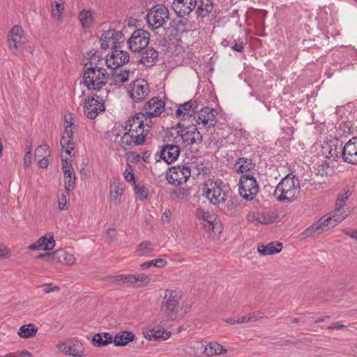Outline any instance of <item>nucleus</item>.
<instances>
[{
    "instance_id": "1",
    "label": "nucleus",
    "mask_w": 357,
    "mask_h": 357,
    "mask_svg": "<svg viewBox=\"0 0 357 357\" xmlns=\"http://www.w3.org/2000/svg\"><path fill=\"white\" fill-rule=\"evenodd\" d=\"M181 298L180 291L170 289L165 291L160 310L165 314V321L182 318L188 312L190 305L181 303Z\"/></svg>"
},
{
    "instance_id": "2",
    "label": "nucleus",
    "mask_w": 357,
    "mask_h": 357,
    "mask_svg": "<svg viewBox=\"0 0 357 357\" xmlns=\"http://www.w3.org/2000/svg\"><path fill=\"white\" fill-rule=\"evenodd\" d=\"M300 182L298 178L289 174L281 179L275 188L273 195L279 202H292L300 195Z\"/></svg>"
},
{
    "instance_id": "3",
    "label": "nucleus",
    "mask_w": 357,
    "mask_h": 357,
    "mask_svg": "<svg viewBox=\"0 0 357 357\" xmlns=\"http://www.w3.org/2000/svg\"><path fill=\"white\" fill-rule=\"evenodd\" d=\"M93 63L91 62V66L86 67V64L83 72V83L89 90H100L107 84L109 74L107 73L106 69L92 66Z\"/></svg>"
},
{
    "instance_id": "4",
    "label": "nucleus",
    "mask_w": 357,
    "mask_h": 357,
    "mask_svg": "<svg viewBox=\"0 0 357 357\" xmlns=\"http://www.w3.org/2000/svg\"><path fill=\"white\" fill-rule=\"evenodd\" d=\"M228 192V187L220 179L211 182L209 187L203 188V195L220 208L225 206Z\"/></svg>"
},
{
    "instance_id": "5",
    "label": "nucleus",
    "mask_w": 357,
    "mask_h": 357,
    "mask_svg": "<svg viewBox=\"0 0 357 357\" xmlns=\"http://www.w3.org/2000/svg\"><path fill=\"white\" fill-rule=\"evenodd\" d=\"M259 185L251 174H243L238 183L240 195L245 200H253L259 192Z\"/></svg>"
},
{
    "instance_id": "6",
    "label": "nucleus",
    "mask_w": 357,
    "mask_h": 357,
    "mask_svg": "<svg viewBox=\"0 0 357 357\" xmlns=\"http://www.w3.org/2000/svg\"><path fill=\"white\" fill-rule=\"evenodd\" d=\"M169 20V10L163 5H155L148 12L146 15L147 23L153 29L162 27Z\"/></svg>"
},
{
    "instance_id": "7",
    "label": "nucleus",
    "mask_w": 357,
    "mask_h": 357,
    "mask_svg": "<svg viewBox=\"0 0 357 357\" xmlns=\"http://www.w3.org/2000/svg\"><path fill=\"white\" fill-rule=\"evenodd\" d=\"M124 42L125 38L122 32L113 29L104 31L100 38L101 49L105 50L109 47L112 50L122 48L125 44Z\"/></svg>"
},
{
    "instance_id": "8",
    "label": "nucleus",
    "mask_w": 357,
    "mask_h": 357,
    "mask_svg": "<svg viewBox=\"0 0 357 357\" xmlns=\"http://www.w3.org/2000/svg\"><path fill=\"white\" fill-rule=\"evenodd\" d=\"M150 41V34L144 29H137L133 31L127 40L130 51L137 52L144 50Z\"/></svg>"
},
{
    "instance_id": "9",
    "label": "nucleus",
    "mask_w": 357,
    "mask_h": 357,
    "mask_svg": "<svg viewBox=\"0 0 357 357\" xmlns=\"http://www.w3.org/2000/svg\"><path fill=\"white\" fill-rule=\"evenodd\" d=\"M191 175L190 169L185 165L173 166L169 169L166 178L167 181L174 185H179L185 183Z\"/></svg>"
},
{
    "instance_id": "10",
    "label": "nucleus",
    "mask_w": 357,
    "mask_h": 357,
    "mask_svg": "<svg viewBox=\"0 0 357 357\" xmlns=\"http://www.w3.org/2000/svg\"><path fill=\"white\" fill-rule=\"evenodd\" d=\"M8 47L13 53L18 55L20 51H23V46L26 44V38L24 36V30L20 26H14L8 36Z\"/></svg>"
},
{
    "instance_id": "11",
    "label": "nucleus",
    "mask_w": 357,
    "mask_h": 357,
    "mask_svg": "<svg viewBox=\"0 0 357 357\" xmlns=\"http://www.w3.org/2000/svg\"><path fill=\"white\" fill-rule=\"evenodd\" d=\"M105 109L104 100L102 97L95 94L85 100L84 112L89 119H94Z\"/></svg>"
},
{
    "instance_id": "12",
    "label": "nucleus",
    "mask_w": 357,
    "mask_h": 357,
    "mask_svg": "<svg viewBox=\"0 0 357 357\" xmlns=\"http://www.w3.org/2000/svg\"><path fill=\"white\" fill-rule=\"evenodd\" d=\"M119 142V145L125 150L132 149L135 146L142 145L146 139L145 135H139L137 131L133 132L132 128H128Z\"/></svg>"
},
{
    "instance_id": "13",
    "label": "nucleus",
    "mask_w": 357,
    "mask_h": 357,
    "mask_svg": "<svg viewBox=\"0 0 357 357\" xmlns=\"http://www.w3.org/2000/svg\"><path fill=\"white\" fill-rule=\"evenodd\" d=\"M29 248L31 250H42L45 251L44 253L38 255L37 259L47 261H52L56 263H63V259L67 252L62 248L56 250H54V247H29Z\"/></svg>"
},
{
    "instance_id": "14",
    "label": "nucleus",
    "mask_w": 357,
    "mask_h": 357,
    "mask_svg": "<svg viewBox=\"0 0 357 357\" xmlns=\"http://www.w3.org/2000/svg\"><path fill=\"white\" fill-rule=\"evenodd\" d=\"M129 60L130 55L128 52L116 48L106 56L105 63L108 68L114 70L127 63Z\"/></svg>"
},
{
    "instance_id": "15",
    "label": "nucleus",
    "mask_w": 357,
    "mask_h": 357,
    "mask_svg": "<svg viewBox=\"0 0 357 357\" xmlns=\"http://www.w3.org/2000/svg\"><path fill=\"white\" fill-rule=\"evenodd\" d=\"M57 348L63 354L74 357H82L84 352V345L77 338L70 340L67 343L60 342Z\"/></svg>"
},
{
    "instance_id": "16",
    "label": "nucleus",
    "mask_w": 357,
    "mask_h": 357,
    "mask_svg": "<svg viewBox=\"0 0 357 357\" xmlns=\"http://www.w3.org/2000/svg\"><path fill=\"white\" fill-rule=\"evenodd\" d=\"M181 149L178 146L167 144L161 146L160 151L155 154L157 161L163 160L167 164L174 162L180 154Z\"/></svg>"
},
{
    "instance_id": "17",
    "label": "nucleus",
    "mask_w": 357,
    "mask_h": 357,
    "mask_svg": "<svg viewBox=\"0 0 357 357\" xmlns=\"http://www.w3.org/2000/svg\"><path fill=\"white\" fill-rule=\"evenodd\" d=\"M341 158L349 164H357V137L350 139L341 149Z\"/></svg>"
},
{
    "instance_id": "18",
    "label": "nucleus",
    "mask_w": 357,
    "mask_h": 357,
    "mask_svg": "<svg viewBox=\"0 0 357 357\" xmlns=\"http://www.w3.org/2000/svg\"><path fill=\"white\" fill-rule=\"evenodd\" d=\"M149 92V85L144 79L132 82L130 89L128 91L130 97L136 102L144 100Z\"/></svg>"
},
{
    "instance_id": "19",
    "label": "nucleus",
    "mask_w": 357,
    "mask_h": 357,
    "mask_svg": "<svg viewBox=\"0 0 357 357\" xmlns=\"http://www.w3.org/2000/svg\"><path fill=\"white\" fill-rule=\"evenodd\" d=\"M196 122L197 124L202 123L206 128L214 127L217 122L216 111L209 107L201 109L197 113Z\"/></svg>"
},
{
    "instance_id": "20",
    "label": "nucleus",
    "mask_w": 357,
    "mask_h": 357,
    "mask_svg": "<svg viewBox=\"0 0 357 357\" xmlns=\"http://www.w3.org/2000/svg\"><path fill=\"white\" fill-rule=\"evenodd\" d=\"M62 169L63 172L64 186L66 193L75 189L76 176L72 165L67 160L62 159Z\"/></svg>"
},
{
    "instance_id": "21",
    "label": "nucleus",
    "mask_w": 357,
    "mask_h": 357,
    "mask_svg": "<svg viewBox=\"0 0 357 357\" xmlns=\"http://www.w3.org/2000/svg\"><path fill=\"white\" fill-rule=\"evenodd\" d=\"M165 109V103L158 97H153L148 101L144 110L146 119H151L159 116Z\"/></svg>"
},
{
    "instance_id": "22",
    "label": "nucleus",
    "mask_w": 357,
    "mask_h": 357,
    "mask_svg": "<svg viewBox=\"0 0 357 357\" xmlns=\"http://www.w3.org/2000/svg\"><path fill=\"white\" fill-rule=\"evenodd\" d=\"M197 4V0H174L172 8L178 17H183L189 15Z\"/></svg>"
},
{
    "instance_id": "23",
    "label": "nucleus",
    "mask_w": 357,
    "mask_h": 357,
    "mask_svg": "<svg viewBox=\"0 0 357 357\" xmlns=\"http://www.w3.org/2000/svg\"><path fill=\"white\" fill-rule=\"evenodd\" d=\"M198 102L197 100H190L181 104L176 111L177 118L182 119H190L195 115L197 111Z\"/></svg>"
},
{
    "instance_id": "24",
    "label": "nucleus",
    "mask_w": 357,
    "mask_h": 357,
    "mask_svg": "<svg viewBox=\"0 0 357 357\" xmlns=\"http://www.w3.org/2000/svg\"><path fill=\"white\" fill-rule=\"evenodd\" d=\"M73 125V123L70 122V124H67V126H66L65 131L61 140L62 149L64 150L66 153L69 155H71V151L75 148V143L73 142L74 132L71 129Z\"/></svg>"
},
{
    "instance_id": "25",
    "label": "nucleus",
    "mask_w": 357,
    "mask_h": 357,
    "mask_svg": "<svg viewBox=\"0 0 357 357\" xmlns=\"http://www.w3.org/2000/svg\"><path fill=\"white\" fill-rule=\"evenodd\" d=\"M342 145L339 146L338 140L331 141L323 146V153L329 159L336 160L338 158H341Z\"/></svg>"
},
{
    "instance_id": "26",
    "label": "nucleus",
    "mask_w": 357,
    "mask_h": 357,
    "mask_svg": "<svg viewBox=\"0 0 357 357\" xmlns=\"http://www.w3.org/2000/svg\"><path fill=\"white\" fill-rule=\"evenodd\" d=\"M183 351L188 356L199 357L204 354V344L199 341L191 342L183 347Z\"/></svg>"
},
{
    "instance_id": "27",
    "label": "nucleus",
    "mask_w": 357,
    "mask_h": 357,
    "mask_svg": "<svg viewBox=\"0 0 357 357\" xmlns=\"http://www.w3.org/2000/svg\"><path fill=\"white\" fill-rule=\"evenodd\" d=\"M234 167L238 173L250 174L255 169V164L251 158L241 157L237 159Z\"/></svg>"
},
{
    "instance_id": "28",
    "label": "nucleus",
    "mask_w": 357,
    "mask_h": 357,
    "mask_svg": "<svg viewBox=\"0 0 357 357\" xmlns=\"http://www.w3.org/2000/svg\"><path fill=\"white\" fill-rule=\"evenodd\" d=\"M170 336V332L162 328L153 327L150 328L145 335V337L149 340L154 339L156 340H165Z\"/></svg>"
},
{
    "instance_id": "29",
    "label": "nucleus",
    "mask_w": 357,
    "mask_h": 357,
    "mask_svg": "<svg viewBox=\"0 0 357 357\" xmlns=\"http://www.w3.org/2000/svg\"><path fill=\"white\" fill-rule=\"evenodd\" d=\"M158 52L153 48H149L142 52L139 62L146 67L152 66L158 60Z\"/></svg>"
},
{
    "instance_id": "30",
    "label": "nucleus",
    "mask_w": 357,
    "mask_h": 357,
    "mask_svg": "<svg viewBox=\"0 0 357 357\" xmlns=\"http://www.w3.org/2000/svg\"><path fill=\"white\" fill-rule=\"evenodd\" d=\"M135 335L130 331H123L117 333L113 337L114 344L116 347H123L127 345L129 342L134 340Z\"/></svg>"
},
{
    "instance_id": "31",
    "label": "nucleus",
    "mask_w": 357,
    "mask_h": 357,
    "mask_svg": "<svg viewBox=\"0 0 357 357\" xmlns=\"http://www.w3.org/2000/svg\"><path fill=\"white\" fill-rule=\"evenodd\" d=\"M112 79L116 86H121L128 80L129 70L114 69L112 70Z\"/></svg>"
},
{
    "instance_id": "32",
    "label": "nucleus",
    "mask_w": 357,
    "mask_h": 357,
    "mask_svg": "<svg viewBox=\"0 0 357 357\" xmlns=\"http://www.w3.org/2000/svg\"><path fill=\"white\" fill-rule=\"evenodd\" d=\"M79 21L84 30L92 28L93 24V17L91 10L84 9L78 15Z\"/></svg>"
},
{
    "instance_id": "33",
    "label": "nucleus",
    "mask_w": 357,
    "mask_h": 357,
    "mask_svg": "<svg viewBox=\"0 0 357 357\" xmlns=\"http://www.w3.org/2000/svg\"><path fill=\"white\" fill-rule=\"evenodd\" d=\"M113 341V336L109 333H96L93 339L92 344L96 347H105L111 344Z\"/></svg>"
},
{
    "instance_id": "34",
    "label": "nucleus",
    "mask_w": 357,
    "mask_h": 357,
    "mask_svg": "<svg viewBox=\"0 0 357 357\" xmlns=\"http://www.w3.org/2000/svg\"><path fill=\"white\" fill-rule=\"evenodd\" d=\"M213 9V2L212 0H201L198 5L196 13L198 17L204 18L208 16Z\"/></svg>"
},
{
    "instance_id": "35",
    "label": "nucleus",
    "mask_w": 357,
    "mask_h": 357,
    "mask_svg": "<svg viewBox=\"0 0 357 357\" xmlns=\"http://www.w3.org/2000/svg\"><path fill=\"white\" fill-rule=\"evenodd\" d=\"M38 332V328L33 324L22 326L17 334L20 337L28 339L34 337Z\"/></svg>"
},
{
    "instance_id": "36",
    "label": "nucleus",
    "mask_w": 357,
    "mask_h": 357,
    "mask_svg": "<svg viewBox=\"0 0 357 357\" xmlns=\"http://www.w3.org/2000/svg\"><path fill=\"white\" fill-rule=\"evenodd\" d=\"M195 126H189L182 128L178 132L183 142L187 145H192L195 144V137L193 134Z\"/></svg>"
},
{
    "instance_id": "37",
    "label": "nucleus",
    "mask_w": 357,
    "mask_h": 357,
    "mask_svg": "<svg viewBox=\"0 0 357 357\" xmlns=\"http://www.w3.org/2000/svg\"><path fill=\"white\" fill-rule=\"evenodd\" d=\"M226 352L227 350L217 342H210L207 345H204V355L206 356L220 355Z\"/></svg>"
},
{
    "instance_id": "38",
    "label": "nucleus",
    "mask_w": 357,
    "mask_h": 357,
    "mask_svg": "<svg viewBox=\"0 0 357 357\" xmlns=\"http://www.w3.org/2000/svg\"><path fill=\"white\" fill-rule=\"evenodd\" d=\"M129 278H130V284L137 287L145 286L151 282L149 276L144 274H130Z\"/></svg>"
},
{
    "instance_id": "39",
    "label": "nucleus",
    "mask_w": 357,
    "mask_h": 357,
    "mask_svg": "<svg viewBox=\"0 0 357 357\" xmlns=\"http://www.w3.org/2000/svg\"><path fill=\"white\" fill-rule=\"evenodd\" d=\"M144 119H147L145 116V114L143 112L137 113L132 118H130L126 121L123 128L124 130L132 128L134 127L133 126L139 125L140 122L144 123Z\"/></svg>"
},
{
    "instance_id": "40",
    "label": "nucleus",
    "mask_w": 357,
    "mask_h": 357,
    "mask_svg": "<svg viewBox=\"0 0 357 357\" xmlns=\"http://www.w3.org/2000/svg\"><path fill=\"white\" fill-rule=\"evenodd\" d=\"M123 188L119 183L114 182L110 185V196L116 202H120V197L123 194Z\"/></svg>"
},
{
    "instance_id": "41",
    "label": "nucleus",
    "mask_w": 357,
    "mask_h": 357,
    "mask_svg": "<svg viewBox=\"0 0 357 357\" xmlns=\"http://www.w3.org/2000/svg\"><path fill=\"white\" fill-rule=\"evenodd\" d=\"M323 232H324V230L322 229L321 222L319 220L317 222L307 228L304 233L307 236L315 237Z\"/></svg>"
},
{
    "instance_id": "42",
    "label": "nucleus",
    "mask_w": 357,
    "mask_h": 357,
    "mask_svg": "<svg viewBox=\"0 0 357 357\" xmlns=\"http://www.w3.org/2000/svg\"><path fill=\"white\" fill-rule=\"evenodd\" d=\"M197 216L204 222H206L208 224L209 227L213 226V222L215 220V218L213 214H211L209 212H206L202 209H198L197 211Z\"/></svg>"
},
{
    "instance_id": "43",
    "label": "nucleus",
    "mask_w": 357,
    "mask_h": 357,
    "mask_svg": "<svg viewBox=\"0 0 357 357\" xmlns=\"http://www.w3.org/2000/svg\"><path fill=\"white\" fill-rule=\"evenodd\" d=\"M319 221L321 222V227L324 231L333 228L337 223L340 222V221H336V218L333 215L326 218H321L319 219Z\"/></svg>"
},
{
    "instance_id": "44",
    "label": "nucleus",
    "mask_w": 357,
    "mask_h": 357,
    "mask_svg": "<svg viewBox=\"0 0 357 357\" xmlns=\"http://www.w3.org/2000/svg\"><path fill=\"white\" fill-rule=\"evenodd\" d=\"M55 245V241L54 239V236L52 233H48L40 238L34 243H31L29 245Z\"/></svg>"
},
{
    "instance_id": "45",
    "label": "nucleus",
    "mask_w": 357,
    "mask_h": 357,
    "mask_svg": "<svg viewBox=\"0 0 357 357\" xmlns=\"http://www.w3.org/2000/svg\"><path fill=\"white\" fill-rule=\"evenodd\" d=\"M349 214V211L344 206L338 207L335 204V209L333 212V215L336 218V221L342 222L344 220Z\"/></svg>"
},
{
    "instance_id": "46",
    "label": "nucleus",
    "mask_w": 357,
    "mask_h": 357,
    "mask_svg": "<svg viewBox=\"0 0 357 357\" xmlns=\"http://www.w3.org/2000/svg\"><path fill=\"white\" fill-rule=\"evenodd\" d=\"M167 264V261L162 259H157L151 261H146L140 265V266L146 269L150 268L151 266H155L158 268L164 267Z\"/></svg>"
},
{
    "instance_id": "47",
    "label": "nucleus",
    "mask_w": 357,
    "mask_h": 357,
    "mask_svg": "<svg viewBox=\"0 0 357 357\" xmlns=\"http://www.w3.org/2000/svg\"><path fill=\"white\" fill-rule=\"evenodd\" d=\"M282 247H257V252L260 255H271L281 252Z\"/></svg>"
},
{
    "instance_id": "48",
    "label": "nucleus",
    "mask_w": 357,
    "mask_h": 357,
    "mask_svg": "<svg viewBox=\"0 0 357 357\" xmlns=\"http://www.w3.org/2000/svg\"><path fill=\"white\" fill-rule=\"evenodd\" d=\"M64 10L63 5L59 2L52 3V17L55 20L60 21L62 17L63 11Z\"/></svg>"
},
{
    "instance_id": "49",
    "label": "nucleus",
    "mask_w": 357,
    "mask_h": 357,
    "mask_svg": "<svg viewBox=\"0 0 357 357\" xmlns=\"http://www.w3.org/2000/svg\"><path fill=\"white\" fill-rule=\"evenodd\" d=\"M351 195V192L350 190L348 189L343 190L338 195L335 204L338 206V207H345V203Z\"/></svg>"
},
{
    "instance_id": "50",
    "label": "nucleus",
    "mask_w": 357,
    "mask_h": 357,
    "mask_svg": "<svg viewBox=\"0 0 357 357\" xmlns=\"http://www.w3.org/2000/svg\"><path fill=\"white\" fill-rule=\"evenodd\" d=\"M50 154V150L47 145L43 144L38 146L35 150V158H40V157H47Z\"/></svg>"
},
{
    "instance_id": "51",
    "label": "nucleus",
    "mask_w": 357,
    "mask_h": 357,
    "mask_svg": "<svg viewBox=\"0 0 357 357\" xmlns=\"http://www.w3.org/2000/svg\"><path fill=\"white\" fill-rule=\"evenodd\" d=\"M134 190L138 198L144 201L146 199L148 196V190L145 186H138L137 185H134Z\"/></svg>"
},
{
    "instance_id": "52",
    "label": "nucleus",
    "mask_w": 357,
    "mask_h": 357,
    "mask_svg": "<svg viewBox=\"0 0 357 357\" xmlns=\"http://www.w3.org/2000/svg\"><path fill=\"white\" fill-rule=\"evenodd\" d=\"M112 282L115 284H130L129 275H118L112 278Z\"/></svg>"
},
{
    "instance_id": "53",
    "label": "nucleus",
    "mask_w": 357,
    "mask_h": 357,
    "mask_svg": "<svg viewBox=\"0 0 357 357\" xmlns=\"http://www.w3.org/2000/svg\"><path fill=\"white\" fill-rule=\"evenodd\" d=\"M23 51H20V53H22L23 56L26 58L27 60H31V59L33 56L34 52V47L31 45H26V44L23 46Z\"/></svg>"
},
{
    "instance_id": "54",
    "label": "nucleus",
    "mask_w": 357,
    "mask_h": 357,
    "mask_svg": "<svg viewBox=\"0 0 357 357\" xmlns=\"http://www.w3.org/2000/svg\"><path fill=\"white\" fill-rule=\"evenodd\" d=\"M175 24H176L177 31L183 33V32L186 31V30H187L188 20L186 18L179 19L175 22Z\"/></svg>"
},
{
    "instance_id": "55",
    "label": "nucleus",
    "mask_w": 357,
    "mask_h": 357,
    "mask_svg": "<svg viewBox=\"0 0 357 357\" xmlns=\"http://www.w3.org/2000/svg\"><path fill=\"white\" fill-rule=\"evenodd\" d=\"M68 194L66 193V191L65 192H62L60 195H58V205L59 208L61 210H66L67 209V195Z\"/></svg>"
},
{
    "instance_id": "56",
    "label": "nucleus",
    "mask_w": 357,
    "mask_h": 357,
    "mask_svg": "<svg viewBox=\"0 0 357 357\" xmlns=\"http://www.w3.org/2000/svg\"><path fill=\"white\" fill-rule=\"evenodd\" d=\"M190 190L182 189L178 192H176L178 201L181 203L186 202L189 199Z\"/></svg>"
},
{
    "instance_id": "57",
    "label": "nucleus",
    "mask_w": 357,
    "mask_h": 357,
    "mask_svg": "<svg viewBox=\"0 0 357 357\" xmlns=\"http://www.w3.org/2000/svg\"><path fill=\"white\" fill-rule=\"evenodd\" d=\"M134 127L132 128L133 129V132H135V131H137V133L139 135L140 132L145 135L146 137H147L148 135L149 134V130L145 129V126L143 122H140L139 125H135Z\"/></svg>"
},
{
    "instance_id": "58",
    "label": "nucleus",
    "mask_w": 357,
    "mask_h": 357,
    "mask_svg": "<svg viewBox=\"0 0 357 357\" xmlns=\"http://www.w3.org/2000/svg\"><path fill=\"white\" fill-rule=\"evenodd\" d=\"M4 357H32V355L29 351L23 350L21 351L8 354L5 355Z\"/></svg>"
},
{
    "instance_id": "59",
    "label": "nucleus",
    "mask_w": 357,
    "mask_h": 357,
    "mask_svg": "<svg viewBox=\"0 0 357 357\" xmlns=\"http://www.w3.org/2000/svg\"><path fill=\"white\" fill-rule=\"evenodd\" d=\"M264 317V313L261 311H255L248 314V320L255 321Z\"/></svg>"
},
{
    "instance_id": "60",
    "label": "nucleus",
    "mask_w": 357,
    "mask_h": 357,
    "mask_svg": "<svg viewBox=\"0 0 357 357\" xmlns=\"http://www.w3.org/2000/svg\"><path fill=\"white\" fill-rule=\"evenodd\" d=\"M153 252L151 247H138L135 252L138 256H146Z\"/></svg>"
},
{
    "instance_id": "61",
    "label": "nucleus",
    "mask_w": 357,
    "mask_h": 357,
    "mask_svg": "<svg viewBox=\"0 0 357 357\" xmlns=\"http://www.w3.org/2000/svg\"><path fill=\"white\" fill-rule=\"evenodd\" d=\"M12 255V251L8 247H0V259H8Z\"/></svg>"
},
{
    "instance_id": "62",
    "label": "nucleus",
    "mask_w": 357,
    "mask_h": 357,
    "mask_svg": "<svg viewBox=\"0 0 357 357\" xmlns=\"http://www.w3.org/2000/svg\"><path fill=\"white\" fill-rule=\"evenodd\" d=\"M60 290V287L58 286H52V284H48L44 285L43 292L45 294H50L54 291H59Z\"/></svg>"
},
{
    "instance_id": "63",
    "label": "nucleus",
    "mask_w": 357,
    "mask_h": 357,
    "mask_svg": "<svg viewBox=\"0 0 357 357\" xmlns=\"http://www.w3.org/2000/svg\"><path fill=\"white\" fill-rule=\"evenodd\" d=\"M31 148H29L27 151L25 153L24 157V165L26 167H28L31 164Z\"/></svg>"
},
{
    "instance_id": "64",
    "label": "nucleus",
    "mask_w": 357,
    "mask_h": 357,
    "mask_svg": "<svg viewBox=\"0 0 357 357\" xmlns=\"http://www.w3.org/2000/svg\"><path fill=\"white\" fill-rule=\"evenodd\" d=\"M128 169L126 170L124 173V178L126 181L128 182H130L132 183V185H136L135 181V174L132 173V172H127Z\"/></svg>"
}]
</instances>
